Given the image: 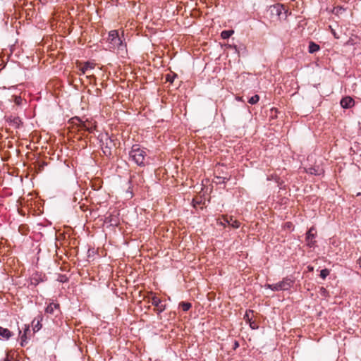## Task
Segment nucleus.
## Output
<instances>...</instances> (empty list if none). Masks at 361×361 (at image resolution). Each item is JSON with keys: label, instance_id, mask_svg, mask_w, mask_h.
I'll use <instances>...</instances> for the list:
<instances>
[{"label": "nucleus", "instance_id": "17", "mask_svg": "<svg viewBox=\"0 0 361 361\" xmlns=\"http://www.w3.org/2000/svg\"><path fill=\"white\" fill-rule=\"evenodd\" d=\"M306 170V172L309 174H311V175H315V176H319L320 175V170L319 168H315V167H310Z\"/></svg>", "mask_w": 361, "mask_h": 361}, {"label": "nucleus", "instance_id": "6", "mask_svg": "<svg viewBox=\"0 0 361 361\" xmlns=\"http://www.w3.org/2000/svg\"><path fill=\"white\" fill-rule=\"evenodd\" d=\"M316 236V231L314 228L312 227L309 229L306 235V241L307 242V245L310 247H313L315 241L314 240Z\"/></svg>", "mask_w": 361, "mask_h": 361}, {"label": "nucleus", "instance_id": "23", "mask_svg": "<svg viewBox=\"0 0 361 361\" xmlns=\"http://www.w3.org/2000/svg\"><path fill=\"white\" fill-rule=\"evenodd\" d=\"M216 179L217 180H216V183L218 184H221V183H226V181H228L230 178H228V177H221V176H216Z\"/></svg>", "mask_w": 361, "mask_h": 361}, {"label": "nucleus", "instance_id": "1", "mask_svg": "<svg viewBox=\"0 0 361 361\" xmlns=\"http://www.w3.org/2000/svg\"><path fill=\"white\" fill-rule=\"evenodd\" d=\"M108 41L111 48L117 49L118 51H126V44L123 42L118 35L117 30H111L109 32Z\"/></svg>", "mask_w": 361, "mask_h": 361}, {"label": "nucleus", "instance_id": "8", "mask_svg": "<svg viewBox=\"0 0 361 361\" xmlns=\"http://www.w3.org/2000/svg\"><path fill=\"white\" fill-rule=\"evenodd\" d=\"M224 223H222V224H224V225L227 224V225L233 227V228H239V226L240 225V223L238 220L233 219L232 216L225 217L224 219Z\"/></svg>", "mask_w": 361, "mask_h": 361}, {"label": "nucleus", "instance_id": "25", "mask_svg": "<svg viewBox=\"0 0 361 361\" xmlns=\"http://www.w3.org/2000/svg\"><path fill=\"white\" fill-rule=\"evenodd\" d=\"M160 303H161V300L159 298H157L156 296L152 298V305H154L155 307H159Z\"/></svg>", "mask_w": 361, "mask_h": 361}, {"label": "nucleus", "instance_id": "21", "mask_svg": "<svg viewBox=\"0 0 361 361\" xmlns=\"http://www.w3.org/2000/svg\"><path fill=\"white\" fill-rule=\"evenodd\" d=\"M259 96L258 94H255L248 99V103L250 104H255L259 102Z\"/></svg>", "mask_w": 361, "mask_h": 361}, {"label": "nucleus", "instance_id": "29", "mask_svg": "<svg viewBox=\"0 0 361 361\" xmlns=\"http://www.w3.org/2000/svg\"><path fill=\"white\" fill-rule=\"evenodd\" d=\"M228 47H229L230 48H233V49H235V51L236 53H238V54H239V53H240L239 49H238V47H237V45H235V44H233V45H232V44H228Z\"/></svg>", "mask_w": 361, "mask_h": 361}, {"label": "nucleus", "instance_id": "10", "mask_svg": "<svg viewBox=\"0 0 361 361\" xmlns=\"http://www.w3.org/2000/svg\"><path fill=\"white\" fill-rule=\"evenodd\" d=\"M7 121L9 123L10 126L15 128H19L23 124L19 117H9L8 118Z\"/></svg>", "mask_w": 361, "mask_h": 361}, {"label": "nucleus", "instance_id": "19", "mask_svg": "<svg viewBox=\"0 0 361 361\" xmlns=\"http://www.w3.org/2000/svg\"><path fill=\"white\" fill-rule=\"evenodd\" d=\"M179 306L182 308V310L184 312H186L190 309V307H192V305H191V303L188 302H181L179 304Z\"/></svg>", "mask_w": 361, "mask_h": 361}, {"label": "nucleus", "instance_id": "30", "mask_svg": "<svg viewBox=\"0 0 361 361\" xmlns=\"http://www.w3.org/2000/svg\"><path fill=\"white\" fill-rule=\"evenodd\" d=\"M250 313H252V311L251 310H249L248 312L247 311L245 314V319H247V320H250Z\"/></svg>", "mask_w": 361, "mask_h": 361}, {"label": "nucleus", "instance_id": "15", "mask_svg": "<svg viewBox=\"0 0 361 361\" xmlns=\"http://www.w3.org/2000/svg\"><path fill=\"white\" fill-rule=\"evenodd\" d=\"M320 49V47L319 44L314 43V42H310L309 43L308 51L310 54H314L318 51Z\"/></svg>", "mask_w": 361, "mask_h": 361}, {"label": "nucleus", "instance_id": "18", "mask_svg": "<svg viewBox=\"0 0 361 361\" xmlns=\"http://www.w3.org/2000/svg\"><path fill=\"white\" fill-rule=\"evenodd\" d=\"M234 31L233 30H224L221 33V37L224 39H228L233 34Z\"/></svg>", "mask_w": 361, "mask_h": 361}, {"label": "nucleus", "instance_id": "3", "mask_svg": "<svg viewBox=\"0 0 361 361\" xmlns=\"http://www.w3.org/2000/svg\"><path fill=\"white\" fill-rule=\"evenodd\" d=\"M269 11L271 16H276L280 18L287 17L288 11L285 8L284 5L281 4H276L270 6Z\"/></svg>", "mask_w": 361, "mask_h": 361}, {"label": "nucleus", "instance_id": "20", "mask_svg": "<svg viewBox=\"0 0 361 361\" xmlns=\"http://www.w3.org/2000/svg\"><path fill=\"white\" fill-rule=\"evenodd\" d=\"M102 149L106 156L111 155V146H102Z\"/></svg>", "mask_w": 361, "mask_h": 361}, {"label": "nucleus", "instance_id": "26", "mask_svg": "<svg viewBox=\"0 0 361 361\" xmlns=\"http://www.w3.org/2000/svg\"><path fill=\"white\" fill-rule=\"evenodd\" d=\"M57 280L61 283H66L68 279L66 275L59 274Z\"/></svg>", "mask_w": 361, "mask_h": 361}, {"label": "nucleus", "instance_id": "7", "mask_svg": "<svg viewBox=\"0 0 361 361\" xmlns=\"http://www.w3.org/2000/svg\"><path fill=\"white\" fill-rule=\"evenodd\" d=\"M60 312V305L59 303L50 302L45 309V312L52 315L57 316L56 312Z\"/></svg>", "mask_w": 361, "mask_h": 361}, {"label": "nucleus", "instance_id": "9", "mask_svg": "<svg viewBox=\"0 0 361 361\" xmlns=\"http://www.w3.org/2000/svg\"><path fill=\"white\" fill-rule=\"evenodd\" d=\"M340 103L343 108L348 109L354 105V100L350 97H345L341 100Z\"/></svg>", "mask_w": 361, "mask_h": 361}, {"label": "nucleus", "instance_id": "14", "mask_svg": "<svg viewBox=\"0 0 361 361\" xmlns=\"http://www.w3.org/2000/svg\"><path fill=\"white\" fill-rule=\"evenodd\" d=\"M43 281V279L38 274H32L30 278V284L33 285L34 286H37L40 282Z\"/></svg>", "mask_w": 361, "mask_h": 361}, {"label": "nucleus", "instance_id": "35", "mask_svg": "<svg viewBox=\"0 0 361 361\" xmlns=\"http://www.w3.org/2000/svg\"><path fill=\"white\" fill-rule=\"evenodd\" d=\"M332 33H333V35H334V37H335L338 38V37L336 36V34L335 31H334V30H333V31H332Z\"/></svg>", "mask_w": 361, "mask_h": 361}, {"label": "nucleus", "instance_id": "28", "mask_svg": "<svg viewBox=\"0 0 361 361\" xmlns=\"http://www.w3.org/2000/svg\"><path fill=\"white\" fill-rule=\"evenodd\" d=\"M175 77H176V74H174L173 76H171L170 75H166V80L168 82H173V79H174Z\"/></svg>", "mask_w": 361, "mask_h": 361}, {"label": "nucleus", "instance_id": "4", "mask_svg": "<svg viewBox=\"0 0 361 361\" xmlns=\"http://www.w3.org/2000/svg\"><path fill=\"white\" fill-rule=\"evenodd\" d=\"M294 281L290 279L288 277L284 278L281 281H279L276 283H274L273 290L274 291H280V290H287L290 289Z\"/></svg>", "mask_w": 361, "mask_h": 361}, {"label": "nucleus", "instance_id": "32", "mask_svg": "<svg viewBox=\"0 0 361 361\" xmlns=\"http://www.w3.org/2000/svg\"><path fill=\"white\" fill-rule=\"evenodd\" d=\"M238 346H239L238 342V341H235L233 348L235 349V348H238Z\"/></svg>", "mask_w": 361, "mask_h": 361}, {"label": "nucleus", "instance_id": "13", "mask_svg": "<svg viewBox=\"0 0 361 361\" xmlns=\"http://www.w3.org/2000/svg\"><path fill=\"white\" fill-rule=\"evenodd\" d=\"M13 334L8 330V329L0 326V336L5 338L6 340H8L11 337H12Z\"/></svg>", "mask_w": 361, "mask_h": 361}, {"label": "nucleus", "instance_id": "22", "mask_svg": "<svg viewBox=\"0 0 361 361\" xmlns=\"http://www.w3.org/2000/svg\"><path fill=\"white\" fill-rule=\"evenodd\" d=\"M94 68V65L92 63L87 62L83 67L81 68V71L83 73H85L89 69Z\"/></svg>", "mask_w": 361, "mask_h": 361}, {"label": "nucleus", "instance_id": "33", "mask_svg": "<svg viewBox=\"0 0 361 361\" xmlns=\"http://www.w3.org/2000/svg\"><path fill=\"white\" fill-rule=\"evenodd\" d=\"M321 292L322 294H325V293H326V290L324 288H321Z\"/></svg>", "mask_w": 361, "mask_h": 361}, {"label": "nucleus", "instance_id": "34", "mask_svg": "<svg viewBox=\"0 0 361 361\" xmlns=\"http://www.w3.org/2000/svg\"><path fill=\"white\" fill-rule=\"evenodd\" d=\"M357 262H358L360 267H361V257L357 260Z\"/></svg>", "mask_w": 361, "mask_h": 361}, {"label": "nucleus", "instance_id": "31", "mask_svg": "<svg viewBox=\"0 0 361 361\" xmlns=\"http://www.w3.org/2000/svg\"><path fill=\"white\" fill-rule=\"evenodd\" d=\"M273 286H274V284H267V285H266V287H267V288L271 289V290H273Z\"/></svg>", "mask_w": 361, "mask_h": 361}, {"label": "nucleus", "instance_id": "27", "mask_svg": "<svg viewBox=\"0 0 361 361\" xmlns=\"http://www.w3.org/2000/svg\"><path fill=\"white\" fill-rule=\"evenodd\" d=\"M22 98L19 96H16L15 98H14V102L16 103V104L20 106L22 104Z\"/></svg>", "mask_w": 361, "mask_h": 361}, {"label": "nucleus", "instance_id": "2", "mask_svg": "<svg viewBox=\"0 0 361 361\" xmlns=\"http://www.w3.org/2000/svg\"><path fill=\"white\" fill-rule=\"evenodd\" d=\"M129 155L138 166H142L145 165V158L146 152L143 149H141L138 145H133Z\"/></svg>", "mask_w": 361, "mask_h": 361}, {"label": "nucleus", "instance_id": "24", "mask_svg": "<svg viewBox=\"0 0 361 361\" xmlns=\"http://www.w3.org/2000/svg\"><path fill=\"white\" fill-rule=\"evenodd\" d=\"M329 274V270L327 269H324L320 271V277L322 278L323 279H325Z\"/></svg>", "mask_w": 361, "mask_h": 361}, {"label": "nucleus", "instance_id": "12", "mask_svg": "<svg viewBox=\"0 0 361 361\" xmlns=\"http://www.w3.org/2000/svg\"><path fill=\"white\" fill-rule=\"evenodd\" d=\"M30 332V326L29 325H25V329L23 331V334L21 336V341H20V345L22 347L25 346L27 344V334Z\"/></svg>", "mask_w": 361, "mask_h": 361}, {"label": "nucleus", "instance_id": "38", "mask_svg": "<svg viewBox=\"0 0 361 361\" xmlns=\"http://www.w3.org/2000/svg\"><path fill=\"white\" fill-rule=\"evenodd\" d=\"M18 334H21V331L20 329H18Z\"/></svg>", "mask_w": 361, "mask_h": 361}, {"label": "nucleus", "instance_id": "36", "mask_svg": "<svg viewBox=\"0 0 361 361\" xmlns=\"http://www.w3.org/2000/svg\"><path fill=\"white\" fill-rule=\"evenodd\" d=\"M4 361H11V360H10V358L8 357V356H7Z\"/></svg>", "mask_w": 361, "mask_h": 361}, {"label": "nucleus", "instance_id": "16", "mask_svg": "<svg viewBox=\"0 0 361 361\" xmlns=\"http://www.w3.org/2000/svg\"><path fill=\"white\" fill-rule=\"evenodd\" d=\"M80 128L82 130H84L85 131H88L89 133H92L94 130V127L90 126L87 125L86 121H80Z\"/></svg>", "mask_w": 361, "mask_h": 361}, {"label": "nucleus", "instance_id": "37", "mask_svg": "<svg viewBox=\"0 0 361 361\" xmlns=\"http://www.w3.org/2000/svg\"><path fill=\"white\" fill-rule=\"evenodd\" d=\"M97 94H99L101 92V90L99 89H97Z\"/></svg>", "mask_w": 361, "mask_h": 361}, {"label": "nucleus", "instance_id": "11", "mask_svg": "<svg viewBox=\"0 0 361 361\" xmlns=\"http://www.w3.org/2000/svg\"><path fill=\"white\" fill-rule=\"evenodd\" d=\"M42 321V316L39 315L37 318H35L32 322V329L34 332L38 331L42 328L41 322Z\"/></svg>", "mask_w": 361, "mask_h": 361}, {"label": "nucleus", "instance_id": "5", "mask_svg": "<svg viewBox=\"0 0 361 361\" xmlns=\"http://www.w3.org/2000/svg\"><path fill=\"white\" fill-rule=\"evenodd\" d=\"M99 140L102 146H113L114 145V140L109 136L108 133L100 134Z\"/></svg>", "mask_w": 361, "mask_h": 361}]
</instances>
